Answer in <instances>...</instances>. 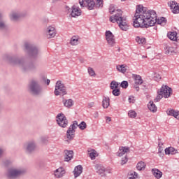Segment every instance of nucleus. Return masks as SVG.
<instances>
[{"mask_svg": "<svg viewBox=\"0 0 179 179\" xmlns=\"http://www.w3.org/2000/svg\"><path fill=\"white\" fill-rule=\"evenodd\" d=\"M116 69L118 72H121V73H125L128 71V66L125 64H117Z\"/></svg>", "mask_w": 179, "mask_h": 179, "instance_id": "nucleus-17", "label": "nucleus"}, {"mask_svg": "<svg viewBox=\"0 0 179 179\" xmlns=\"http://www.w3.org/2000/svg\"><path fill=\"white\" fill-rule=\"evenodd\" d=\"M127 162H128V157H127V156H126L122 159L121 165L124 166V164H126L127 163Z\"/></svg>", "mask_w": 179, "mask_h": 179, "instance_id": "nucleus-42", "label": "nucleus"}, {"mask_svg": "<svg viewBox=\"0 0 179 179\" xmlns=\"http://www.w3.org/2000/svg\"><path fill=\"white\" fill-rule=\"evenodd\" d=\"M50 79H46V85H47V86H48V85H50Z\"/></svg>", "mask_w": 179, "mask_h": 179, "instance_id": "nucleus-53", "label": "nucleus"}, {"mask_svg": "<svg viewBox=\"0 0 179 179\" xmlns=\"http://www.w3.org/2000/svg\"><path fill=\"white\" fill-rule=\"evenodd\" d=\"M117 13L110 17V21L112 23H117L121 30L127 31L129 29L128 24H127V17H122V10H116Z\"/></svg>", "mask_w": 179, "mask_h": 179, "instance_id": "nucleus-2", "label": "nucleus"}, {"mask_svg": "<svg viewBox=\"0 0 179 179\" xmlns=\"http://www.w3.org/2000/svg\"><path fill=\"white\" fill-rule=\"evenodd\" d=\"M112 94L113 96H118L120 94H121V90H120V88L112 89Z\"/></svg>", "mask_w": 179, "mask_h": 179, "instance_id": "nucleus-33", "label": "nucleus"}, {"mask_svg": "<svg viewBox=\"0 0 179 179\" xmlns=\"http://www.w3.org/2000/svg\"><path fill=\"white\" fill-rule=\"evenodd\" d=\"M80 62H83V59H80Z\"/></svg>", "mask_w": 179, "mask_h": 179, "instance_id": "nucleus-62", "label": "nucleus"}, {"mask_svg": "<svg viewBox=\"0 0 179 179\" xmlns=\"http://www.w3.org/2000/svg\"><path fill=\"white\" fill-rule=\"evenodd\" d=\"M151 171H152L153 176L155 177V178H157V179L162 178V177L163 176L162 171H161L160 170H159L157 169H152Z\"/></svg>", "mask_w": 179, "mask_h": 179, "instance_id": "nucleus-19", "label": "nucleus"}, {"mask_svg": "<svg viewBox=\"0 0 179 179\" xmlns=\"http://www.w3.org/2000/svg\"><path fill=\"white\" fill-rule=\"evenodd\" d=\"M73 173L75 178L79 177V176H80V173H83V167H82L81 165L76 166Z\"/></svg>", "mask_w": 179, "mask_h": 179, "instance_id": "nucleus-15", "label": "nucleus"}, {"mask_svg": "<svg viewBox=\"0 0 179 179\" xmlns=\"http://www.w3.org/2000/svg\"><path fill=\"white\" fill-rule=\"evenodd\" d=\"M132 76L135 80L136 85H142V83H143V80H142V77H141V76L136 75V74H133Z\"/></svg>", "mask_w": 179, "mask_h": 179, "instance_id": "nucleus-22", "label": "nucleus"}, {"mask_svg": "<svg viewBox=\"0 0 179 179\" xmlns=\"http://www.w3.org/2000/svg\"><path fill=\"white\" fill-rule=\"evenodd\" d=\"M57 36V29L52 26H50L46 29V38H54Z\"/></svg>", "mask_w": 179, "mask_h": 179, "instance_id": "nucleus-8", "label": "nucleus"}, {"mask_svg": "<svg viewBox=\"0 0 179 179\" xmlns=\"http://www.w3.org/2000/svg\"><path fill=\"white\" fill-rule=\"evenodd\" d=\"M80 128L81 131H84V129H86L87 128V124L85 122V121H83L80 123V124H78V121H74L73 123L69 127L67 131H66V142H69V141H73V138H75V132L76 131V128Z\"/></svg>", "mask_w": 179, "mask_h": 179, "instance_id": "nucleus-3", "label": "nucleus"}, {"mask_svg": "<svg viewBox=\"0 0 179 179\" xmlns=\"http://www.w3.org/2000/svg\"><path fill=\"white\" fill-rule=\"evenodd\" d=\"M56 118L59 127L62 128H66L68 127V119H66L64 113H59Z\"/></svg>", "mask_w": 179, "mask_h": 179, "instance_id": "nucleus-6", "label": "nucleus"}, {"mask_svg": "<svg viewBox=\"0 0 179 179\" xmlns=\"http://www.w3.org/2000/svg\"><path fill=\"white\" fill-rule=\"evenodd\" d=\"M128 100H129V103H134V97L130 96V97H129Z\"/></svg>", "mask_w": 179, "mask_h": 179, "instance_id": "nucleus-47", "label": "nucleus"}, {"mask_svg": "<svg viewBox=\"0 0 179 179\" xmlns=\"http://www.w3.org/2000/svg\"><path fill=\"white\" fill-rule=\"evenodd\" d=\"M162 150H163V148H162V147H159V153H162Z\"/></svg>", "mask_w": 179, "mask_h": 179, "instance_id": "nucleus-56", "label": "nucleus"}, {"mask_svg": "<svg viewBox=\"0 0 179 179\" xmlns=\"http://www.w3.org/2000/svg\"><path fill=\"white\" fill-rule=\"evenodd\" d=\"M105 36L108 45L110 47H114L115 45V38L113 32L111 31H106Z\"/></svg>", "mask_w": 179, "mask_h": 179, "instance_id": "nucleus-7", "label": "nucleus"}, {"mask_svg": "<svg viewBox=\"0 0 179 179\" xmlns=\"http://www.w3.org/2000/svg\"><path fill=\"white\" fill-rule=\"evenodd\" d=\"M134 88L136 89V92H139V86H138V84L134 85Z\"/></svg>", "mask_w": 179, "mask_h": 179, "instance_id": "nucleus-49", "label": "nucleus"}, {"mask_svg": "<svg viewBox=\"0 0 179 179\" xmlns=\"http://www.w3.org/2000/svg\"><path fill=\"white\" fill-rule=\"evenodd\" d=\"M11 20H17L19 19V15L15 13H13L10 17Z\"/></svg>", "mask_w": 179, "mask_h": 179, "instance_id": "nucleus-44", "label": "nucleus"}, {"mask_svg": "<svg viewBox=\"0 0 179 179\" xmlns=\"http://www.w3.org/2000/svg\"><path fill=\"white\" fill-rule=\"evenodd\" d=\"M120 86V83L115 80L111 81L110 84V88L112 89H118V87Z\"/></svg>", "mask_w": 179, "mask_h": 179, "instance_id": "nucleus-31", "label": "nucleus"}, {"mask_svg": "<svg viewBox=\"0 0 179 179\" xmlns=\"http://www.w3.org/2000/svg\"><path fill=\"white\" fill-rule=\"evenodd\" d=\"M65 157H64V161L65 162H70V160H72L73 158V150H64Z\"/></svg>", "mask_w": 179, "mask_h": 179, "instance_id": "nucleus-14", "label": "nucleus"}, {"mask_svg": "<svg viewBox=\"0 0 179 179\" xmlns=\"http://www.w3.org/2000/svg\"><path fill=\"white\" fill-rule=\"evenodd\" d=\"M5 27V24L3 22H0V29H3Z\"/></svg>", "mask_w": 179, "mask_h": 179, "instance_id": "nucleus-51", "label": "nucleus"}, {"mask_svg": "<svg viewBox=\"0 0 179 179\" xmlns=\"http://www.w3.org/2000/svg\"><path fill=\"white\" fill-rule=\"evenodd\" d=\"M134 27L148 29L155 26L156 23L161 24V26H166L167 19L164 17H161L157 19V14L153 10H148L146 7L142 5H138L136 8V13L134 15Z\"/></svg>", "mask_w": 179, "mask_h": 179, "instance_id": "nucleus-1", "label": "nucleus"}, {"mask_svg": "<svg viewBox=\"0 0 179 179\" xmlns=\"http://www.w3.org/2000/svg\"><path fill=\"white\" fill-rule=\"evenodd\" d=\"M129 117H130V118H135L136 117V112L134 110H130L129 112Z\"/></svg>", "mask_w": 179, "mask_h": 179, "instance_id": "nucleus-40", "label": "nucleus"}, {"mask_svg": "<svg viewBox=\"0 0 179 179\" xmlns=\"http://www.w3.org/2000/svg\"><path fill=\"white\" fill-rule=\"evenodd\" d=\"M3 152L2 150L0 149V156H1V154Z\"/></svg>", "mask_w": 179, "mask_h": 179, "instance_id": "nucleus-61", "label": "nucleus"}, {"mask_svg": "<svg viewBox=\"0 0 179 179\" xmlns=\"http://www.w3.org/2000/svg\"><path fill=\"white\" fill-rule=\"evenodd\" d=\"M88 73L91 76H96V72H94V70L92 67L88 68Z\"/></svg>", "mask_w": 179, "mask_h": 179, "instance_id": "nucleus-36", "label": "nucleus"}, {"mask_svg": "<svg viewBox=\"0 0 179 179\" xmlns=\"http://www.w3.org/2000/svg\"><path fill=\"white\" fill-rule=\"evenodd\" d=\"M85 6H87L89 10H92V9H94V7L96 6V2H94V1L88 0L84 3L83 7Z\"/></svg>", "mask_w": 179, "mask_h": 179, "instance_id": "nucleus-16", "label": "nucleus"}, {"mask_svg": "<svg viewBox=\"0 0 179 179\" xmlns=\"http://www.w3.org/2000/svg\"><path fill=\"white\" fill-rule=\"evenodd\" d=\"M89 0H80L79 3H80V6H82L83 8L84 3H86Z\"/></svg>", "mask_w": 179, "mask_h": 179, "instance_id": "nucleus-45", "label": "nucleus"}, {"mask_svg": "<svg viewBox=\"0 0 179 179\" xmlns=\"http://www.w3.org/2000/svg\"><path fill=\"white\" fill-rule=\"evenodd\" d=\"M166 113L168 115H171V117H175L176 118H178L179 111H175L174 109H168L166 110Z\"/></svg>", "mask_w": 179, "mask_h": 179, "instance_id": "nucleus-21", "label": "nucleus"}, {"mask_svg": "<svg viewBox=\"0 0 179 179\" xmlns=\"http://www.w3.org/2000/svg\"><path fill=\"white\" fill-rule=\"evenodd\" d=\"M95 169L96 173L101 176V177H106V168L100 164L95 165Z\"/></svg>", "mask_w": 179, "mask_h": 179, "instance_id": "nucleus-11", "label": "nucleus"}, {"mask_svg": "<svg viewBox=\"0 0 179 179\" xmlns=\"http://www.w3.org/2000/svg\"><path fill=\"white\" fill-rule=\"evenodd\" d=\"M25 48H26L27 49L29 48V44L26 43V44H25Z\"/></svg>", "mask_w": 179, "mask_h": 179, "instance_id": "nucleus-58", "label": "nucleus"}, {"mask_svg": "<svg viewBox=\"0 0 179 179\" xmlns=\"http://www.w3.org/2000/svg\"><path fill=\"white\" fill-rule=\"evenodd\" d=\"M30 90L33 94H38L40 93V91L41 89H40V87L37 85V83L34 81H32L30 84Z\"/></svg>", "mask_w": 179, "mask_h": 179, "instance_id": "nucleus-9", "label": "nucleus"}, {"mask_svg": "<svg viewBox=\"0 0 179 179\" xmlns=\"http://www.w3.org/2000/svg\"><path fill=\"white\" fill-rule=\"evenodd\" d=\"M167 36L170 40H172V41H177V32L176 31H170L168 32Z\"/></svg>", "mask_w": 179, "mask_h": 179, "instance_id": "nucleus-26", "label": "nucleus"}, {"mask_svg": "<svg viewBox=\"0 0 179 179\" xmlns=\"http://www.w3.org/2000/svg\"><path fill=\"white\" fill-rule=\"evenodd\" d=\"M62 101L64 107H66L67 108H71V107L73 106V100H72L71 99H63Z\"/></svg>", "mask_w": 179, "mask_h": 179, "instance_id": "nucleus-20", "label": "nucleus"}, {"mask_svg": "<svg viewBox=\"0 0 179 179\" xmlns=\"http://www.w3.org/2000/svg\"><path fill=\"white\" fill-rule=\"evenodd\" d=\"M66 10H68V12H71V8H69V6H66Z\"/></svg>", "mask_w": 179, "mask_h": 179, "instance_id": "nucleus-54", "label": "nucleus"}, {"mask_svg": "<svg viewBox=\"0 0 179 179\" xmlns=\"http://www.w3.org/2000/svg\"><path fill=\"white\" fill-rule=\"evenodd\" d=\"M34 149H36V145H34V143H31L28 145L27 146L28 152H33Z\"/></svg>", "mask_w": 179, "mask_h": 179, "instance_id": "nucleus-34", "label": "nucleus"}, {"mask_svg": "<svg viewBox=\"0 0 179 179\" xmlns=\"http://www.w3.org/2000/svg\"><path fill=\"white\" fill-rule=\"evenodd\" d=\"M78 41H79V38L74 36L71 38L70 44H71V45H78Z\"/></svg>", "mask_w": 179, "mask_h": 179, "instance_id": "nucleus-32", "label": "nucleus"}, {"mask_svg": "<svg viewBox=\"0 0 179 179\" xmlns=\"http://www.w3.org/2000/svg\"><path fill=\"white\" fill-rule=\"evenodd\" d=\"M110 106V97L103 96V101H102V107L103 108H108Z\"/></svg>", "mask_w": 179, "mask_h": 179, "instance_id": "nucleus-23", "label": "nucleus"}, {"mask_svg": "<svg viewBox=\"0 0 179 179\" xmlns=\"http://www.w3.org/2000/svg\"><path fill=\"white\" fill-rule=\"evenodd\" d=\"M134 177H136V178L138 177V173H136V172H134Z\"/></svg>", "mask_w": 179, "mask_h": 179, "instance_id": "nucleus-57", "label": "nucleus"}, {"mask_svg": "<svg viewBox=\"0 0 179 179\" xmlns=\"http://www.w3.org/2000/svg\"><path fill=\"white\" fill-rule=\"evenodd\" d=\"M157 93H160L165 99H169L173 94V90L168 85H164Z\"/></svg>", "mask_w": 179, "mask_h": 179, "instance_id": "nucleus-5", "label": "nucleus"}, {"mask_svg": "<svg viewBox=\"0 0 179 179\" xmlns=\"http://www.w3.org/2000/svg\"><path fill=\"white\" fill-rule=\"evenodd\" d=\"M136 41L138 43V44H146V38H141L140 36H136Z\"/></svg>", "mask_w": 179, "mask_h": 179, "instance_id": "nucleus-30", "label": "nucleus"}, {"mask_svg": "<svg viewBox=\"0 0 179 179\" xmlns=\"http://www.w3.org/2000/svg\"><path fill=\"white\" fill-rule=\"evenodd\" d=\"M125 153H129V147H120L118 152H117V156L121 157L124 156Z\"/></svg>", "mask_w": 179, "mask_h": 179, "instance_id": "nucleus-13", "label": "nucleus"}, {"mask_svg": "<svg viewBox=\"0 0 179 179\" xmlns=\"http://www.w3.org/2000/svg\"><path fill=\"white\" fill-rule=\"evenodd\" d=\"M136 169L139 171H142V170H145V169H146V164L141 161L137 164Z\"/></svg>", "mask_w": 179, "mask_h": 179, "instance_id": "nucleus-28", "label": "nucleus"}, {"mask_svg": "<svg viewBox=\"0 0 179 179\" xmlns=\"http://www.w3.org/2000/svg\"><path fill=\"white\" fill-rule=\"evenodd\" d=\"M128 81H122L121 83H120V87H122V89H127L128 87Z\"/></svg>", "mask_w": 179, "mask_h": 179, "instance_id": "nucleus-37", "label": "nucleus"}, {"mask_svg": "<svg viewBox=\"0 0 179 179\" xmlns=\"http://www.w3.org/2000/svg\"><path fill=\"white\" fill-rule=\"evenodd\" d=\"M163 95L161 93H158V95L157 96V97L154 99V101L155 103H157L158 101H160V100H162V99H163Z\"/></svg>", "mask_w": 179, "mask_h": 179, "instance_id": "nucleus-38", "label": "nucleus"}, {"mask_svg": "<svg viewBox=\"0 0 179 179\" xmlns=\"http://www.w3.org/2000/svg\"><path fill=\"white\" fill-rule=\"evenodd\" d=\"M121 1H126V0H121Z\"/></svg>", "mask_w": 179, "mask_h": 179, "instance_id": "nucleus-63", "label": "nucleus"}, {"mask_svg": "<svg viewBox=\"0 0 179 179\" xmlns=\"http://www.w3.org/2000/svg\"><path fill=\"white\" fill-rule=\"evenodd\" d=\"M61 0H52V3H57V2H59Z\"/></svg>", "mask_w": 179, "mask_h": 179, "instance_id": "nucleus-55", "label": "nucleus"}, {"mask_svg": "<svg viewBox=\"0 0 179 179\" xmlns=\"http://www.w3.org/2000/svg\"><path fill=\"white\" fill-rule=\"evenodd\" d=\"M55 94L56 96H65L68 94L66 92V87H65V84L62 83L61 80H58L55 85Z\"/></svg>", "mask_w": 179, "mask_h": 179, "instance_id": "nucleus-4", "label": "nucleus"}, {"mask_svg": "<svg viewBox=\"0 0 179 179\" xmlns=\"http://www.w3.org/2000/svg\"><path fill=\"white\" fill-rule=\"evenodd\" d=\"M178 3L176 1H172L168 3V5H169L171 9L173 10V8L176 6Z\"/></svg>", "mask_w": 179, "mask_h": 179, "instance_id": "nucleus-35", "label": "nucleus"}, {"mask_svg": "<svg viewBox=\"0 0 179 179\" xmlns=\"http://www.w3.org/2000/svg\"><path fill=\"white\" fill-rule=\"evenodd\" d=\"M0 17H1V14H0Z\"/></svg>", "mask_w": 179, "mask_h": 179, "instance_id": "nucleus-64", "label": "nucleus"}, {"mask_svg": "<svg viewBox=\"0 0 179 179\" xmlns=\"http://www.w3.org/2000/svg\"><path fill=\"white\" fill-rule=\"evenodd\" d=\"M106 121H108V122H111V117H106Z\"/></svg>", "mask_w": 179, "mask_h": 179, "instance_id": "nucleus-52", "label": "nucleus"}, {"mask_svg": "<svg viewBox=\"0 0 179 179\" xmlns=\"http://www.w3.org/2000/svg\"><path fill=\"white\" fill-rule=\"evenodd\" d=\"M177 153V150L173 147H169L165 149L166 155H176Z\"/></svg>", "mask_w": 179, "mask_h": 179, "instance_id": "nucleus-27", "label": "nucleus"}, {"mask_svg": "<svg viewBox=\"0 0 179 179\" xmlns=\"http://www.w3.org/2000/svg\"><path fill=\"white\" fill-rule=\"evenodd\" d=\"M154 80H156L157 82L160 80V79H162V76H160V74L155 73H154Z\"/></svg>", "mask_w": 179, "mask_h": 179, "instance_id": "nucleus-39", "label": "nucleus"}, {"mask_svg": "<svg viewBox=\"0 0 179 179\" xmlns=\"http://www.w3.org/2000/svg\"><path fill=\"white\" fill-rule=\"evenodd\" d=\"M176 51H177V49H176V48L166 46L165 54H169V55H173V54H176Z\"/></svg>", "mask_w": 179, "mask_h": 179, "instance_id": "nucleus-24", "label": "nucleus"}, {"mask_svg": "<svg viewBox=\"0 0 179 179\" xmlns=\"http://www.w3.org/2000/svg\"><path fill=\"white\" fill-rule=\"evenodd\" d=\"M94 118H99V112H94Z\"/></svg>", "mask_w": 179, "mask_h": 179, "instance_id": "nucleus-50", "label": "nucleus"}, {"mask_svg": "<svg viewBox=\"0 0 179 179\" xmlns=\"http://www.w3.org/2000/svg\"><path fill=\"white\" fill-rule=\"evenodd\" d=\"M109 12L111 14H113V13H114V12H115V6H114V5L112 4L110 6Z\"/></svg>", "mask_w": 179, "mask_h": 179, "instance_id": "nucleus-43", "label": "nucleus"}, {"mask_svg": "<svg viewBox=\"0 0 179 179\" xmlns=\"http://www.w3.org/2000/svg\"><path fill=\"white\" fill-rule=\"evenodd\" d=\"M88 155L92 160H94V159L99 156V154H97V152L95 150L89 151Z\"/></svg>", "mask_w": 179, "mask_h": 179, "instance_id": "nucleus-29", "label": "nucleus"}, {"mask_svg": "<svg viewBox=\"0 0 179 179\" xmlns=\"http://www.w3.org/2000/svg\"><path fill=\"white\" fill-rule=\"evenodd\" d=\"M71 15L72 17H76V16H80V15H82V10H80V8H79V7L73 6Z\"/></svg>", "mask_w": 179, "mask_h": 179, "instance_id": "nucleus-12", "label": "nucleus"}, {"mask_svg": "<svg viewBox=\"0 0 179 179\" xmlns=\"http://www.w3.org/2000/svg\"><path fill=\"white\" fill-rule=\"evenodd\" d=\"M64 173H65V170H64V168H62V167L57 169L55 171V176L57 178H62V176H64Z\"/></svg>", "mask_w": 179, "mask_h": 179, "instance_id": "nucleus-18", "label": "nucleus"}, {"mask_svg": "<svg viewBox=\"0 0 179 179\" xmlns=\"http://www.w3.org/2000/svg\"><path fill=\"white\" fill-rule=\"evenodd\" d=\"M96 5L101 6V5H103V0H96Z\"/></svg>", "mask_w": 179, "mask_h": 179, "instance_id": "nucleus-46", "label": "nucleus"}, {"mask_svg": "<svg viewBox=\"0 0 179 179\" xmlns=\"http://www.w3.org/2000/svg\"><path fill=\"white\" fill-rule=\"evenodd\" d=\"M23 172L22 171H17L16 169H10L8 171V178H16V177H19L20 174H22Z\"/></svg>", "mask_w": 179, "mask_h": 179, "instance_id": "nucleus-10", "label": "nucleus"}, {"mask_svg": "<svg viewBox=\"0 0 179 179\" xmlns=\"http://www.w3.org/2000/svg\"><path fill=\"white\" fill-rule=\"evenodd\" d=\"M163 145V143H159L158 146H159V148H161V145Z\"/></svg>", "mask_w": 179, "mask_h": 179, "instance_id": "nucleus-60", "label": "nucleus"}, {"mask_svg": "<svg viewBox=\"0 0 179 179\" xmlns=\"http://www.w3.org/2000/svg\"><path fill=\"white\" fill-rule=\"evenodd\" d=\"M173 13H179V6L178 3L174 6V8L172 10Z\"/></svg>", "mask_w": 179, "mask_h": 179, "instance_id": "nucleus-41", "label": "nucleus"}, {"mask_svg": "<svg viewBox=\"0 0 179 179\" xmlns=\"http://www.w3.org/2000/svg\"><path fill=\"white\" fill-rule=\"evenodd\" d=\"M94 106V102H91L88 104V107L89 108H92V107H93Z\"/></svg>", "mask_w": 179, "mask_h": 179, "instance_id": "nucleus-48", "label": "nucleus"}, {"mask_svg": "<svg viewBox=\"0 0 179 179\" xmlns=\"http://www.w3.org/2000/svg\"><path fill=\"white\" fill-rule=\"evenodd\" d=\"M135 178H136V177L133 176V177H130L129 179H135Z\"/></svg>", "mask_w": 179, "mask_h": 179, "instance_id": "nucleus-59", "label": "nucleus"}, {"mask_svg": "<svg viewBox=\"0 0 179 179\" xmlns=\"http://www.w3.org/2000/svg\"><path fill=\"white\" fill-rule=\"evenodd\" d=\"M148 108H149L150 111H152V113H156V111H157V107H156V105L152 101L149 102L148 104Z\"/></svg>", "mask_w": 179, "mask_h": 179, "instance_id": "nucleus-25", "label": "nucleus"}]
</instances>
